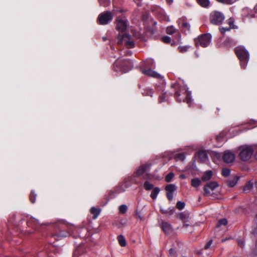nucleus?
Here are the masks:
<instances>
[{
    "instance_id": "obj_1",
    "label": "nucleus",
    "mask_w": 257,
    "mask_h": 257,
    "mask_svg": "<svg viewBox=\"0 0 257 257\" xmlns=\"http://www.w3.org/2000/svg\"><path fill=\"white\" fill-rule=\"evenodd\" d=\"M172 88L175 90V96L178 102H185L188 106L191 103V94L188 91L187 87L184 85H181L179 83H175L172 85Z\"/></svg>"
},
{
    "instance_id": "obj_2",
    "label": "nucleus",
    "mask_w": 257,
    "mask_h": 257,
    "mask_svg": "<svg viewBox=\"0 0 257 257\" xmlns=\"http://www.w3.org/2000/svg\"><path fill=\"white\" fill-rule=\"evenodd\" d=\"M133 67V62L129 59L117 60L113 64L114 70L115 71H120L122 73L128 72Z\"/></svg>"
},
{
    "instance_id": "obj_3",
    "label": "nucleus",
    "mask_w": 257,
    "mask_h": 257,
    "mask_svg": "<svg viewBox=\"0 0 257 257\" xmlns=\"http://www.w3.org/2000/svg\"><path fill=\"white\" fill-rule=\"evenodd\" d=\"M235 52L238 58L240 60L241 67L244 69L249 60V53L243 46L237 47L235 49Z\"/></svg>"
},
{
    "instance_id": "obj_4",
    "label": "nucleus",
    "mask_w": 257,
    "mask_h": 257,
    "mask_svg": "<svg viewBox=\"0 0 257 257\" xmlns=\"http://www.w3.org/2000/svg\"><path fill=\"white\" fill-rule=\"evenodd\" d=\"M218 186V184L215 181L210 182L206 184L203 188L204 191V195L209 197L212 199L217 198V194L213 191Z\"/></svg>"
},
{
    "instance_id": "obj_5",
    "label": "nucleus",
    "mask_w": 257,
    "mask_h": 257,
    "mask_svg": "<svg viewBox=\"0 0 257 257\" xmlns=\"http://www.w3.org/2000/svg\"><path fill=\"white\" fill-rule=\"evenodd\" d=\"M212 39L211 35L209 33L202 34L195 39L196 46L200 45L202 47H207L211 43Z\"/></svg>"
},
{
    "instance_id": "obj_6",
    "label": "nucleus",
    "mask_w": 257,
    "mask_h": 257,
    "mask_svg": "<svg viewBox=\"0 0 257 257\" xmlns=\"http://www.w3.org/2000/svg\"><path fill=\"white\" fill-rule=\"evenodd\" d=\"M117 43L118 44H124L128 48L134 47L135 44L131 39V36L126 34H119L117 36Z\"/></svg>"
},
{
    "instance_id": "obj_7",
    "label": "nucleus",
    "mask_w": 257,
    "mask_h": 257,
    "mask_svg": "<svg viewBox=\"0 0 257 257\" xmlns=\"http://www.w3.org/2000/svg\"><path fill=\"white\" fill-rule=\"evenodd\" d=\"M240 153L239 157L243 161L248 160L252 155L253 150L251 147L242 146L240 147Z\"/></svg>"
},
{
    "instance_id": "obj_8",
    "label": "nucleus",
    "mask_w": 257,
    "mask_h": 257,
    "mask_svg": "<svg viewBox=\"0 0 257 257\" xmlns=\"http://www.w3.org/2000/svg\"><path fill=\"white\" fill-rule=\"evenodd\" d=\"M115 23L116 29L122 32L125 31L129 25L125 17H116Z\"/></svg>"
},
{
    "instance_id": "obj_9",
    "label": "nucleus",
    "mask_w": 257,
    "mask_h": 257,
    "mask_svg": "<svg viewBox=\"0 0 257 257\" xmlns=\"http://www.w3.org/2000/svg\"><path fill=\"white\" fill-rule=\"evenodd\" d=\"M160 226L166 234H170L173 232V228L172 225L168 222L162 221Z\"/></svg>"
},
{
    "instance_id": "obj_10",
    "label": "nucleus",
    "mask_w": 257,
    "mask_h": 257,
    "mask_svg": "<svg viewBox=\"0 0 257 257\" xmlns=\"http://www.w3.org/2000/svg\"><path fill=\"white\" fill-rule=\"evenodd\" d=\"M235 158V155L230 151H226L223 154V161L226 163H230L233 162Z\"/></svg>"
},
{
    "instance_id": "obj_11",
    "label": "nucleus",
    "mask_w": 257,
    "mask_h": 257,
    "mask_svg": "<svg viewBox=\"0 0 257 257\" xmlns=\"http://www.w3.org/2000/svg\"><path fill=\"white\" fill-rule=\"evenodd\" d=\"M178 24L180 27L185 32H189L190 31V25L183 18H180L178 20Z\"/></svg>"
},
{
    "instance_id": "obj_12",
    "label": "nucleus",
    "mask_w": 257,
    "mask_h": 257,
    "mask_svg": "<svg viewBox=\"0 0 257 257\" xmlns=\"http://www.w3.org/2000/svg\"><path fill=\"white\" fill-rule=\"evenodd\" d=\"M151 11L153 15L156 16H164L165 11L160 6H155L152 7Z\"/></svg>"
},
{
    "instance_id": "obj_13",
    "label": "nucleus",
    "mask_w": 257,
    "mask_h": 257,
    "mask_svg": "<svg viewBox=\"0 0 257 257\" xmlns=\"http://www.w3.org/2000/svg\"><path fill=\"white\" fill-rule=\"evenodd\" d=\"M142 72L144 74L149 76H150V77H154V78H158V79L161 78V76L160 74H159V73H157L156 72L152 70L151 69H142Z\"/></svg>"
},
{
    "instance_id": "obj_14",
    "label": "nucleus",
    "mask_w": 257,
    "mask_h": 257,
    "mask_svg": "<svg viewBox=\"0 0 257 257\" xmlns=\"http://www.w3.org/2000/svg\"><path fill=\"white\" fill-rule=\"evenodd\" d=\"M27 224L29 227H31L34 230L36 229L38 224H39V223L38 220H36V219L32 217H30L27 221Z\"/></svg>"
},
{
    "instance_id": "obj_15",
    "label": "nucleus",
    "mask_w": 257,
    "mask_h": 257,
    "mask_svg": "<svg viewBox=\"0 0 257 257\" xmlns=\"http://www.w3.org/2000/svg\"><path fill=\"white\" fill-rule=\"evenodd\" d=\"M228 24L229 25L228 28L221 27L219 28V31L221 34H224L225 32L229 31L231 28H234L233 26L234 23V20L232 18L230 17L228 20Z\"/></svg>"
},
{
    "instance_id": "obj_16",
    "label": "nucleus",
    "mask_w": 257,
    "mask_h": 257,
    "mask_svg": "<svg viewBox=\"0 0 257 257\" xmlns=\"http://www.w3.org/2000/svg\"><path fill=\"white\" fill-rule=\"evenodd\" d=\"M112 17H98L97 23L99 25H106L112 20Z\"/></svg>"
},
{
    "instance_id": "obj_17",
    "label": "nucleus",
    "mask_w": 257,
    "mask_h": 257,
    "mask_svg": "<svg viewBox=\"0 0 257 257\" xmlns=\"http://www.w3.org/2000/svg\"><path fill=\"white\" fill-rule=\"evenodd\" d=\"M196 155L199 159V161L201 162H205L207 160V155L204 151H199Z\"/></svg>"
},
{
    "instance_id": "obj_18",
    "label": "nucleus",
    "mask_w": 257,
    "mask_h": 257,
    "mask_svg": "<svg viewBox=\"0 0 257 257\" xmlns=\"http://www.w3.org/2000/svg\"><path fill=\"white\" fill-rule=\"evenodd\" d=\"M150 167L149 165H143L140 166L136 171V174L137 176H141L145 173L147 169Z\"/></svg>"
},
{
    "instance_id": "obj_19",
    "label": "nucleus",
    "mask_w": 257,
    "mask_h": 257,
    "mask_svg": "<svg viewBox=\"0 0 257 257\" xmlns=\"http://www.w3.org/2000/svg\"><path fill=\"white\" fill-rule=\"evenodd\" d=\"M224 17H212L210 22L213 25H220L224 21Z\"/></svg>"
},
{
    "instance_id": "obj_20",
    "label": "nucleus",
    "mask_w": 257,
    "mask_h": 257,
    "mask_svg": "<svg viewBox=\"0 0 257 257\" xmlns=\"http://www.w3.org/2000/svg\"><path fill=\"white\" fill-rule=\"evenodd\" d=\"M213 175V172L211 171H207L204 172L202 177V180L204 181L210 180Z\"/></svg>"
},
{
    "instance_id": "obj_21",
    "label": "nucleus",
    "mask_w": 257,
    "mask_h": 257,
    "mask_svg": "<svg viewBox=\"0 0 257 257\" xmlns=\"http://www.w3.org/2000/svg\"><path fill=\"white\" fill-rule=\"evenodd\" d=\"M197 4L203 8H208L210 5L209 0H196Z\"/></svg>"
},
{
    "instance_id": "obj_22",
    "label": "nucleus",
    "mask_w": 257,
    "mask_h": 257,
    "mask_svg": "<svg viewBox=\"0 0 257 257\" xmlns=\"http://www.w3.org/2000/svg\"><path fill=\"white\" fill-rule=\"evenodd\" d=\"M153 189L151 192L150 196L152 199L155 200L157 198V196L160 191V190L159 187H155Z\"/></svg>"
},
{
    "instance_id": "obj_23",
    "label": "nucleus",
    "mask_w": 257,
    "mask_h": 257,
    "mask_svg": "<svg viewBox=\"0 0 257 257\" xmlns=\"http://www.w3.org/2000/svg\"><path fill=\"white\" fill-rule=\"evenodd\" d=\"M90 212L93 215V219H95L99 215L100 212V210L98 208H96L93 207L90 209Z\"/></svg>"
},
{
    "instance_id": "obj_24",
    "label": "nucleus",
    "mask_w": 257,
    "mask_h": 257,
    "mask_svg": "<svg viewBox=\"0 0 257 257\" xmlns=\"http://www.w3.org/2000/svg\"><path fill=\"white\" fill-rule=\"evenodd\" d=\"M239 178L237 176H234L232 179H229L227 181V184L229 187H233L237 183Z\"/></svg>"
},
{
    "instance_id": "obj_25",
    "label": "nucleus",
    "mask_w": 257,
    "mask_h": 257,
    "mask_svg": "<svg viewBox=\"0 0 257 257\" xmlns=\"http://www.w3.org/2000/svg\"><path fill=\"white\" fill-rule=\"evenodd\" d=\"M69 235H70V233L69 231L64 232L63 231L60 230L58 232L54 234L53 236H54V237L58 236V237H66Z\"/></svg>"
},
{
    "instance_id": "obj_26",
    "label": "nucleus",
    "mask_w": 257,
    "mask_h": 257,
    "mask_svg": "<svg viewBox=\"0 0 257 257\" xmlns=\"http://www.w3.org/2000/svg\"><path fill=\"white\" fill-rule=\"evenodd\" d=\"M117 240L119 245L121 246L124 247L126 245V240L124 236L122 235H119L117 236Z\"/></svg>"
},
{
    "instance_id": "obj_27",
    "label": "nucleus",
    "mask_w": 257,
    "mask_h": 257,
    "mask_svg": "<svg viewBox=\"0 0 257 257\" xmlns=\"http://www.w3.org/2000/svg\"><path fill=\"white\" fill-rule=\"evenodd\" d=\"M165 189L167 192L173 193L176 190V186L174 184H168L166 186Z\"/></svg>"
},
{
    "instance_id": "obj_28",
    "label": "nucleus",
    "mask_w": 257,
    "mask_h": 257,
    "mask_svg": "<svg viewBox=\"0 0 257 257\" xmlns=\"http://www.w3.org/2000/svg\"><path fill=\"white\" fill-rule=\"evenodd\" d=\"M191 185L194 187H197L201 184V181L199 178H193L191 180Z\"/></svg>"
},
{
    "instance_id": "obj_29",
    "label": "nucleus",
    "mask_w": 257,
    "mask_h": 257,
    "mask_svg": "<svg viewBox=\"0 0 257 257\" xmlns=\"http://www.w3.org/2000/svg\"><path fill=\"white\" fill-rule=\"evenodd\" d=\"M217 2L227 5H230L237 1L238 0H215Z\"/></svg>"
},
{
    "instance_id": "obj_30",
    "label": "nucleus",
    "mask_w": 257,
    "mask_h": 257,
    "mask_svg": "<svg viewBox=\"0 0 257 257\" xmlns=\"http://www.w3.org/2000/svg\"><path fill=\"white\" fill-rule=\"evenodd\" d=\"M142 94L144 96H150L152 97L153 94V90L149 88L144 89L142 92Z\"/></svg>"
},
{
    "instance_id": "obj_31",
    "label": "nucleus",
    "mask_w": 257,
    "mask_h": 257,
    "mask_svg": "<svg viewBox=\"0 0 257 257\" xmlns=\"http://www.w3.org/2000/svg\"><path fill=\"white\" fill-rule=\"evenodd\" d=\"M154 185L149 181H146L144 184V188L146 190L149 191L153 188Z\"/></svg>"
},
{
    "instance_id": "obj_32",
    "label": "nucleus",
    "mask_w": 257,
    "mask_h": 257,
    "mask_svg": "<svg viewBox=\"0 0 257 257\" xmlns=\"http://www.w3.org/2000/svg\"><path fill=\"white\" fill-rule=\"evenodd\" d=\"M227 223V220L225 218H222L220 219L216 224V227H219L221 225H226Z\"/></svg>"
},
{
    "instance_id": "obj_33",
    "label": "nucleus",
    "mask_w": 257,
    "mask_h": 257,
    "mask_svg": "<svg viewBox=\"0 0 257 257\" xmlns=\"http://www.w3.org/2000/svg\"><path fill=\"white\" fill-rule=\"evenodd\" d=\"M175 158L177 160L183 161L185 159V155L184 153H180L176 155Z\"/></svg>"
},
{
    "instance_id": "obj_34",
    "label": "nucleus",
    "mask_w": 257,
    "mask_h": 257,
    "mask_svg": "<svg viewBox=\"0 0 257 257\" xmlns=\"http://www.w3.org/2000/svg\"><path fill=\"white\" fill-rule=\"evenodd\" d=\"M98 2L101 6L104 7H108L110 4V0H98Z\"/></svg>"
},
{
    "instance_id": "obj_35",
    "label": "nucleus",
    "mask_w": 257,
    "mask_h": 257,
    "mask_svg": "<svg viewBox=\"0 0 257 257\" xmlns=\"http://www.w3.org/2000/svg\"><path fill=\"white\" fill-rule=\"evenodd\" d=\"M37 194L35 193L34 191H32L30 195V200L32 203L35 202Z\"/></svg>"
},
{
    "instance_id": "obj_36",
    "label": "nucleus",
    "mask_w": 257,
    "mask_h": 257,
    "mask_svg": "<svg viewBox=\"0 0 257 257\" xmlns=\"http://www.w3.org/2000/svg\"><path fill=\"white\" fill-rule=\"evenodd\" d=\"M127 209V207L126 205H121L119 207V212L120 213L124 214L125 213Z\"/></svg>"
},
{
    "instance_id": "obj_37",
    "label": "nucleus",
    "mask_w": 257,
    "mask_h": 257,
    "mask_svg": "<svg viewBox=\"0 0 257 257\" xmlns=\"http://www.w3.org/2000/svg\"><path fill=\"white\" fill-rule=\"evenodd\" d=\"M175 30H176L173 26L168 27L166 29V33L168 34L172 35L175 33Z\"/></svg>"
},
{
    "instance_id": "obj_38",
    "label": "nucleus",
    "mask_w": 257,
    "mask_h": 257,
    "mask_svg": "<svg viewBox=\"0 0 257 257\" xmlns=\"http://www.w3.org/2000/svg\"><path fill=\"white\" fill-rule=\"evenodd\" d=\"M174 177V174L172 172L169 173L165 177V181L167 182H170L171 181L173 178Z\"/></svg>"
},
{
    "instance_id": "obj_39",
    "label": "nucleus",
    "mask_w": 257,
    "mask_h": 257,
    "mask_svg": "<svg viewBox=\"0 0 257 257\" xmlns=\"http://www.w3.org/2000/svg\"><path fill=\"white\" fill-rule=\"evenodd\" d=\"M185 205V203L183 202L178 201L176 204V207L179 210L183 209Z\"/></svg>"
},
{
    "instance_id": "obj_40",
    "label": "nucleus",
    "mask_w": 257,
    "mask_h": 257,
    "mask_svg": "<svg viewBox=\"0 0 257 257\" xmlns=\"http://www.w3.org/2000/svg\"><path fill=\"white\" fill-rule=\"evenodd\" d=\"M230 171L227 168H224L222 170V175L224 177H227L229 175Z\"/></svg>"
},
{
    "instance_id": "obj_41",
    "label": "nucleus",
    "mask_w": 257,
    "mask_h": 257,
    "mask_svg": "<svg viewBox=\"0 0 257 257\" xmlns=\"http://www.w3.org/2000/svg\"><path fill=\"white\" fill-rule=\"evenodd\" d=\"M160 211L163 214H167L169 213L170 214H172L174 212V210L173 209H169L168 210H164L161 208Z\"/></svg>"
},
{
    "instance_id": "obj_42",
    "label": "nucleus",
    "mask_w": 257,
    "mask_h": 257,
    "mask_svg": "<svg viewBox=\"0 0 257 257\" xmlns=\"http://www.w3.org/2000/svg\"><path fill=\"white\" fill-rule=\"evenodd\" d=\"M169 257H177L176 251L174 249H170L169 251Z\"/></svg>"
},
{
    "instance_id": "obj_43",
    "label": "nucleus",
    "mask_w": 257,
    "mask_h": 257,
    "mask_svg": "<svg viewBox=\"0 0 257 257\" xmlns=\"http://www.w3.org/2000/svg\"><path fill=\"white\" fill-rule=\"evenodd\" d=\"M252 188V184L251 183H248L244 187V191H248Z\"/></svg>"
},
{
    "instance_id": "obj_44",
    "label": "nucleus",
    "mask_w": 257,
    "mask_h": 257,
    "mask_svg": "<svg viewBox=\"0 0 257 257\" xmlns=\"http://www.w3.org/2000/svg\"><path fill=\"white\" fill-rule=\"evenodd\" d=\"M162 41L165 43H169L171 42V38L169 36H164L162 38Z\"/></svg>"
},
{
    "instance_id": "obj_45",
    "label": "nucleus",
    "mask_w": 257,
    "mask_h": 257,
    "mask_svg": "<svg viewBox=\"0 0 257 257\" xmlns=\"http://www.w3.org/2000/svg\"><path fill=\"white\" fill-rule=\"evenodd\" d=\"M178 49L180 52L184 53L188 50V47L187 46H180L178 47Z\"/></svg>"
},
{
    "instance_id": "obj_46",
    "label": "nucleus",
    "mask_w": 257,
    "mask_h": 257,
    "mask_svg": "<svg viewBox=\"0 0 257 257\" xmlns=\"http://www.w3.org/2000/svg\"><path fill=\"white\" fill-rule=\"evenodd\" d=\"M210 16H223V14L219 12L214 11L210 14Z\"/></svg>"
},
{
    "instance_id": "obj_47",
    "label": "nucleus",
    "mask_w": 257,
    "mask_h": 257,
    "mask_svg": "<svg viewBox=\"0 0 257 257\" xmlns=\"http://www.w3.org/2000/svg\"><path fill=\"white\" fill-rule=\"evenodd\" d=\"M167 197L169 201H172L173 198V194L171 192H167Z\"/></svg>"
},
{
    "instance_id": "obj_48",
    "label": "nucleus",
    "mask_w": 257,
    "mask_h": 257,
    "mask_svg": "<svg viewBox=\"0 0 257 257\" xmlns=\"http://www.w3.org/2000/svg\"><path fill=\"white\" fill-rule=\"evenodd\" d=\"M122 53H123L124 55H131L132 54V51H131L130 50H124L123 51H121V55H122Z\"/></svg>"
},
{
    "instance_id": "obj_49",
    "label": "nucleus",
    "mask_w": 257,
    "mask_h": 257,
    "mask_svg": "<svg viewBox=\"0 0 257 257\" xmlns=\"http://www.w3.org/2000/svg\"><path fill=\"white\" fill-rule=\"evenodd\" d=\"M165 100V94H163L162 95H160L159 97V102L162 103Z\"/></svg>"
},
{
    "instance_id": "obj_50",
    "label": "nucleus",
    "mask_w": 257,
    "mask_h": 257,
    "mask_svg": "<svg viewBox=\"0 0 257 257\" xmlns=\"http://www.w3.org/2000/svg\"><path fill=\"white\" fill-rule=\"evenodd\" d=\"M212 240H210L204 246V249H208L210 246H211V245L212 244Z\"/></svg>"
},
{
    "instance_id": "obj_51",
    "label": "nucleus",
    "mask_w": 257,
    "mask_h": 257,
    "mask_svg": "<svg viewBox=\"0 0 257 257\" xmlns=\"http://www.w3.org/2000/svg\"><path fill=\"white\" fill-rule=\"evenodd\" d=\"M237 242H238V245L240 247H243L244 246V241L241 239H238L237 240Z\"/></svg>"
},
{
    "instance_id": "obj_52",
    "label": "nucleus",
    "mask_w": 257,
    "mask_h": 257,
    "mask_svg": "<svg viewBox=\"0 0 257 257\" xmlns=\"http://www.w3.org/2000/svg\"><path fill=\"white\" fill-rule=\"evenodd\" d=\"M178 216L180 219L182 220L184 219L186 217L185 214H184L183 213H180Z\"/></svg>"
},
{
    "instance_id": "obj_53",
    "label": "nucleus",
    "mask_w": 257,
    "mask_h": 257,
    "mask_svg": "<svg viewBox=\"0 0 257 257\" xmlns=\"http://www.w3.org/2000/svg\"><path fill=\"white\" fill-rule=\"evenodd\" d=\"M136 217L137 218H139V219H140L141 220L142 219V218H143V217L141 216V214L139 212H137L136 213Z\"/></svg>"
},
{
    "instance_id": "obj_54",
    "label": "nucleus",
    "mask_w": 257,
    "mask_h": 257,
    "mask_svg": "<svg viewBox=\"0 0 257 257\" xmlns=\"http://www.w3.org/2000/svg\"><path fill=\"white\" fill-rule=\"evenodd\" d=\"M165 1H166V3L169 6H171L173 4V1H174V0H165Z\"/></svg>"
},
{
    "instance_id": "obj_55",
    "label": "nucleus",
    "mask_w": 257,
    "mask_h": 257,
    "mask_svg": "<svg viewBox=\"0 0 257 257\" xmlns=\"http://www.w3.org/2000/svg\"><path fill=\"white\" fill-rule=\"evenodd\" d=\"M180 178L185 179L186 178V176L184 174H181L180 175Z\"/></svg>"
},
{
    "instance_id": "obj_56",
    "label": "nucleus",
    "mask_w": 257,
    "mask_h": 257,
    "mask_svg": "<svg viewBox=\"0 0 257 257\" xmlns=\"http://www.w3.org/2000/svg\"><path fill=\"white\" fill-rule=\"evenodd\" d=\"M254 11L255 13H257V5L254 8Z\"/></svg>"
},
{
    "instance_id": "obj_57",
    "label": "nucleus",
    "mask_w": 257,
    "mask_h": 257,
    "mask_svg": "<svg viewBox=\"0 0 257 257\" xmlns=\"http://www.w3.org/2000/svg\"><path fill=\"white\" fill-rule=\"evenodd\" d=\"M27 231L28 233H31L33 232L32 231L30 230H27Z\"/></svg>"
},
{
    "instance_id": "obj_58",
    "label": "nucleus",
    "mask_w": 257,
    "mask_h": 257,
    "mask_svg": "<svg viewBox=\"0 0 257 257\" xmlns=\"http://www.w3.org/2000/svg\"><path fill=\"white\" fill-rule=\"evenodd\" d=\"M255 187L257 189V181L255 182Z\"/></svg>"
},
{
    "instance_id": "obj_59",
    "label": "nucleus",
    "mask_w": 257,
    "mask_h": 257,
    "mask_svg": "<svg viewBox=\"0 0 257 257\" xmlns=\"http://www.w3.org/2000/svg\"><path fill=\"white\" fill-rule=\"evenodd\" d=\"M255 157L256 159H257V152L255 154Z\"/></svg>"
},
{
    "instance_id": "obj_60",
    "label": "nucleus",
    "mask_w": 257,
    "mask_h": 257,
    "mask_svg": "<svg viewBox=\"0 0 257 257\" xmlns=\"http://www.w3.org/2000/svg\"><path fill=\"white\" fill-rule=\"evenodd\" d=\"M41 254H42V253H40L39 254V256H42Z\"/></svg>"
},
{
    "instance_id": "obj_61",
    "label": "nucleus",
    "mask_w": 257,
    "mask_h": 257,
    "mask_svg": "<svg viewBox=\"0 0 257 257\" xmlns=\"http://www.w3.org/2000/svg\"><path fill=\"white\" fill-rule=\"evenodd\" d=\"M157 23L156 22H154V24L156 25Z\"/></svg>"
},
{
    "instance_id": "obj_62",
    "label": "nucleus",
    "mask_w": 257,
    "mask_h": 257,
    "mask_svg": "<svg viewBox=\"0 0 257 257\" xmlns=\"http://www.w3.org/2000/svg\"><path fill=\"white\" fill-rule=\"evenodd\" d=\"M184 225H185V226H188V224H185Z\"/></svg>"
},
{
    "instance_id": "obj_63",
    "label": "nucleus",
    "mask_w": 257,
    "mask_h": 257,
    "mask_svg": "<svg viewBox=\"0 0 257 257\" xmlns=\"http://www.w3.org/2000/svg\"><path fill=\"white\" fill-rule=\"evenodd\" d=\"M73 257H76V256H75V255L74 254Z\"/></svg>"
}]
</instances>
